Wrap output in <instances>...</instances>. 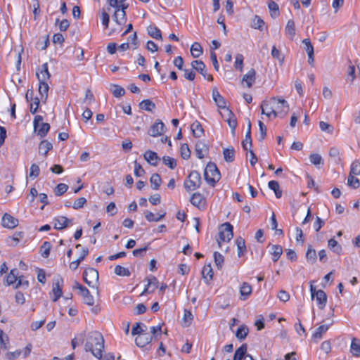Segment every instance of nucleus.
<instances>
[{
	"instance_id": "obj_1",
	"label": "nucleus",
	"mask_w": 360,
	"mask_h": 360,
	"mask_svg": "<svg viewBox=\"0 0 360 360\" xmlns=\"http://www.w3.org/2000/svg\"><path fill=\"white\" fill-rule=\"evenodd\" d=\"M85 348L86 351H90L96 358L101 359L104 349V339L102 334L98 331L89 333Z\"/></svg>"
},
{
	"instance_id": "obj_2",
	"label": "nucleus",
	"mask_w": 360,
	"mask_h": 360,
	"mask_svg": "<svg viewBox=\"0 0 360 360\" xmlns=\"http://www.w3.org/2000/svg\"><path fill=\"white\" fill-rule=\"evenodd\" d=\"M36 75L39 80V93L41 96V99L44 98V100H46L51 77L47 63H44L41 68L37 70Z\"/></svg>"
},
{
	"instance_id": "obj_3",
	"label": "nucleus",
	"mask_w": 360,
	"mask_h": 360,
	"mask_svg": "<svg viewBox=\"0 0 360 360\" xmlns=\"http://www.w3.org/2000/svg\"><path fill=\"white\" fill-rule=\"evenodd\" d=\"M204 178L206 182L214 187L221 178V174L216 165L209 162L204 170Z\"/></svg>"
},
{
	"instance_id": "obj_4",
	"label": "nucleus",
	"mask_w": 360,
	"mask_h": 360,
	"mask_svg": "<svg viewBox=\"0 0 360 360\" xmlns=\"http://www.w3.org/2000/svg\"><path fill=\"white\" fill-rule=\"evenodd\" d=\"M201 176L198 172L194 170L191 172L184 183L185 189L187 191L196 190L200 186Z\"/></svg>"
},
{
	"instance_id": "obj_5",
	"label": "nucleus",
	"mask_w": 360,
	"mask_h": 360,
	"mask_svg": "<svg viewBox=\"0 0 360 360\" xmlns=\"http://www.w3.org/2000/svg\"><path fill=\"white\" fill-rule=\"evenodd\" d=\"M233 236V226L229 222L223 224L219 231V239H217L219 247L221 248V242H229Z\"/></svg>"
},
{
	"instance_id": "obj_6",
	"label": "nucleus",
	"mask_w": 360,
	"mask_h": 360,
	"mask_svg": "<svg viewBox=\"0 0 360 360\" xmlns=\"http://www.w3.org/2000/svg\"><path fill=\"white\" fill-rule=\"evenodd\" d=\"M310 292L311 298H316L319 307L321 309H323L327 303V295L326 292L322 290H317L312 284L310 285Z\"/></svg>"
},
{
	"instance_id": "obj_7",
	"label": "nucleus",
	"mask_w": 360,
	"mask_h": 360,
	"mask_svg": "<svg viewBox=\"0 0 360 360\" xmlns=\"http://www.w3.org/2000/svg\"><path fill=\"white\" fill-rule=\"evenodd\" d=\"M83 279L89 287H94L98 281V271L94 268H87L84 271Z\"/></svg>"
},
{
	"instance_id": "obj_8",
	"label": "nucleus",
	"mask_w": 360,
	"mask_h": 360,
	"mask_svg": "<svg viewBox=\"0 0 360 360\" xmlns=\"http://www.w3.org/2000/svg\"><path fill=\"white\" fill-rule=\"evenodd\" d=\"M276 103V98H272L269 101H263L261 104L262 113L266 115L269 118L277 117V111L275 109Z\"/></svg>"
},
{
	"instance_id": "obj_9",
	"label": "nucleus",
	"mask_w": 360,
	"mask_h": 360,
	"mask_svg": "<svg viewBox=\"0 0 360 360\" xmlns=\"http://www.w3.org/2000/svg\"><path fill=\"white\" fill-rule=\"evenodd\" d=\"M191 67L200 73L202 77L207 79L208 81H212L213 77L212 75L207 74L206 70V66L204 63L201 60H193L191 62Z\"/></svg>"
},
{
	"instance_id": "obj_10",
	"label": "nucleus",
	"mask_w": 360,
	"mask_h": 360,
	"mask_svg": "<svg viewBox=\"0 0 360 360\" xmlns=\"http://www.w3.org/2000/svg\"><path fill=\"white\" fill-rule=\"evenodd\" d=\"M247 349L246 344L242 345L236 350L233 360H255L252 355L247 354Z\"/></svg>"
},
{
	"instance_id": "obj_11",
	"label": "nucleus",
	"mask_w": 360,
	"mask_h": 360,
	"mask_svg": "<svg viewBox=\"0 0 360 360\" xmlns=\"http://www.w3.org/2000/svg\"><path fill=\"white\" fill-rule=\"evenodd\" d=\"M148 283L142 292L141 295H143L146 294L153 293L157 288H159V282L157 278L154 276H150L147 278Z\"/></svg>"
},
{
	"instance_id": "obj_12",
	"label": "nucleus",
	"mask_w": 360,
	"mask_h": 360,
	"mask_svg": "<svg viewBox=\"0 0 360 360\" xmlns=\"http://www.w3.org/2000/svg\"><path fill=\"white\" fill-rule=\"evenodd\" d=\"M152 335L148 332L145 331L141 334H139V335L135 339V343L138 347H143L148 345L152 341Z\"/></svg>"
},
{
	"instance_id": "obj_13",
	"label": "nucleus",
	"mask_w": 360,
	"mask_h": 360,
	"mask_svg": "<svg viewBox=\"0 0 360 360\" xmlns=\"http://www.w3.org/2000/svg\"><path fill=\"white\" fill-rule=\"evenodd\" d=\"M276 103L275 104V109L276 110L277 116H284L288 111L289 106L287 101L284 99L276 98Z\"/></svg>"
},
{
	"instance_id": "obj_14",
	"label": "nucleus",
	"mask_w": 360,
	"mask_h": 360,
	"mask_svg": "<svg viewBox=\"0 0 360 360\" xmlns=\"http://www.w3.org/2000/svg\"><path fill=\"white\" fill-rule=\"evenodd\" d=\"M191 204L199 209L203 210L206 207V200L200 193H195L192 195L191 200Z\"/></svg>"
},
{
	"instance_id": "obj_15",
	"label": "nucleus",
	"mask_w": 360,
	"mask_h": 360,
	"mask_svg": "<svg viewBox=\"0 0 360 360\" xmlns=\"http://www.w3.org/2000/svg\"><path fill=\"white\" fill-rule=\"evenodd\" d=\"M1 224L7 229H14L18 225V220L8 213H5L1 219Z\"/></svg>"
},
{
	"instance_id": "obj_16",
	"label": "nucleus",
	"mask_w": 360,
	"mask_h": 360,
	"mask_svg": "<svg viewBox=\"0 0 360 360\" xmlns=\"http://www.w3.org/2000/svg\"><path fill=\"white\" fill-rule=\"evenodd\" d=\"M63 280L62 278H58L53 283L52 286V293L53 294V301L56 302L62 296V287Z\"/></svg>"
},
{
	"instance_id": "obj_17",
	"label": "nucleus",
	"mask_w": 360,
	"mask_h": 360,
	"mask_svg": "<svg viewBox=\"0 0 360 360\" xmlns=\"http://www.w3.org/2000/svg\"><path fill=\"white\" fill-rule=\"evenodd\" d=\"M164 129V123L160 120H158L149 129L148 134L151 136H160L162 134Z\"/></svg>"
},
{
	"instance_id": "obj_18",
	"label": "nucleus",
	"mask_w": 360,
	"mask_h": 360,
	"mask_svg": "<svg viewBox=\"0 0 360 360\" xmlns=\"http://www.w3.org/2000/svg\"><path fill=\"white\" fill-rule=\"evenodd\" d=\"M212 98L218 108L223 109L224 111H226V109H228L226 106L225 99L216 87L212 89Z\"/></svg>"
},
{
	"instance_id": "obj_19",
	"label": "nucleus",
	"mask_w": 360,
	"mask_h": 360,
	"mask_svg": "<svg viewBox=\"0 0 360 360\" xmlns=\"http://www.w3.org/2000/svg\"><path fill=\"white\" fill-rule=\"evenodd\" d=\"M222 116L226 117L225 121L227 122L229 126L232 129V133L234 134L237 127V121L233 112L229 109H226L224 115H222Z\"/></svg>"
},
{
	"instance_id": "obj_20",
	"label": "nucleus",
	"mask_w": 360,
	"mask_h": 360,
	"mask_svg": "<svg viewBox=\"0 0 360 360\" xmlns=\"http://www.w3.org/2000/svg\"><path fill=\"white\" fill-rule=\"evenodd\" d=\"M112 18L113 20L120 25L124 24L127 21V15L125 11L115 8V11L112 15Z\"/></svg>"
},
{
	"instance_id": "obj_21",
	"label": "nucleus",
	"mask_w": 360,
	"mask_h": 360,
	"mask_svg": "<svg viewBox=\"0 0 360 360\" xmlns=\"http://www.w3.org/2000/svg\"><path fill=\"white\" fill-rule=\"evenodd\" d=\"M80 294L82 296L84 302L89 306L94 304V297L90 294L89 290L86 287H79Z\"/></svg>"
},
{
	"instance_id": "obj_22",
	"label": "nucleus",
	"mask_w": 360,
	"mask_h": 360,
	"mask_svg": "<svg viewBox=\"0 0 360 360\" xmlns=\"http://www.w3.org/2000/svg\"><path fill=\"white\" fill-rule=\"evenodd\" d=\"M145 160L151 165L156 166L160 158L158 154L152 150H147L143 155Z\"/></svg>"
},
{
	"instance_id": "obj_23",
	"label": "nucleus",
	"mask_w": 360,
	"mask_h": 360,
	"mask_svg": "<svg viewBox=\"0 0 360 360\" xmlns=\"http://www.w3.org/2000/svg\"><path fill=\"white\" fill-rule=\"evenodd\" d=\"M54 228L58 230H61L68 226L71 221L70 219L65 217L60 216L54 219Z\"/></svg>"
},
{
	"instance_id": "obj_24",
	"label": "nucleus",
	"mask_w": 360,
	"mask_h": 360,
	"mask_svg": "<svg viewBox=\"0 0 360 360\" xmlns=\"http://www.w3.org/2000/svg\"><path fill=\"white\" fill-rule=\"evenodd\" d=\"M256 79V72L254 69L250 70L247 74H245L243 79L242 83L245 82L247 86L250 88L252 86V84L255 82Z\"/></svg>"
},
{
	"instance_id": "obj_25",
	"label": "nucleus",
	"mask_w": 360,
	"mask_h": 360,
	"mask_svg": "<svg viewBox=\"0 0 360 360\" xmlns=\"http://www.w3.org/2000/svg\"><path fill=\"white\" fill-rule=\"evenodd\" d=\"M251 285L246 282H243L240 288V300H245L252 293Z\"/></svg>"
},
{
	"instance_id": "obj_26",
	"label": "nucleus",
	"mask_w": 360,
	"mask_h": 360,
	"mask_svg": "<svg viewBox=\"0 0 360 360\" xmlns=\"http://www.w3.org/2000/svg\"><path fill=\"white\" fill-rule=\"evenodd\" d=\"M285 35L291 40L293 39L295 35V22L292 20H289L287 22L285 28Z\"/></svg>"
},
{
	"instance_id": "obj_27",
	"label": "nucleus",
	"mask_w": 360,
	"mask_h": 360,
	"mask_svg": "<svg viewBox=\"0 0 360 360\" xmlns=\"http://www.w3.org/2000/svg\"><path fill=\"white\" fill-rule=\"evenodd\" d=\"M271 254L272 255V259L274 262H277L283 253V248L278 245H272L270 246Z\"/></svg>"
},
{
	"instance_id": "obj_28",
	"label": "nucleus",
	"mask_w": 360,
	"mask_h": 360,
	"mask_svg": "<svg viewBox=\"0 0 360 360\" xmlns=\"http://www.w3.org/2000/svg\"><path fill=\"white\" fill-rule=\"evenodd\" d=\"M350 352L354 356H360V340L356 338H352L350 345Z\"/></svg>"
},
{
	"instance_id": "obj_29",
	"label": "nucleus",
	"mask_w": 360,
	"mask_h": 360,
	"mask_svg": "<svg viewBox=\"0 0 360 360\" xmlns=\"http://www.w3.org/2000/svg\"><path fill=\"white\" fill-rule=\"evenodd\" d=\"M207 151L206 144L199 141L195 143V154L199 159H202L205 156V152Z\"/></svg>"
},
{
	"instance_id": "obj_30",
	"label": "nucleus",
	"mask_w": 360,
	"mask_h": 360,
	"mask_svg": "<svg viewBox=\"0 0 360 360\" xmlns=\"http://www.w3.org/2000/svg\"><path fill=\"white\" fill-rule=\"evenodd\" d=\"M242 146L245 150H248L252 146L250 121H249V130H247L245 139L242 141Z\"/></svg>"
},
{
	"instance_id": "obj_31",
	"label": "nucleus",
	"mask_w": 360,
	"mask_h": 360,
	"mask_svg": "<svg viewBox=\"0 0 360 360\" xmlns=\"http://www.w3.org/2000/svg\"><path fill=\"white\" fill-rule=\"evenodd\" d=\"M165 214H166V212H162V213L158 214V217H156L152 212H150L148 210L144 212L145 218L146 219V220L148 221H150V222L158 221L161 220L162 219H163L165 217Z\"/></svg>"
},
{
	"instance_id": "obj_32",
	"label": "nucleus",
	"mask_w": 360,
	"mask_h": 360,
	"mask_svg": "<svg viewBox=\"0 0 360 360\" xmlns=\"http://www.w3.org/2000/svg\"><path fill=\"white\" fill-rule=\"evenodd\" d=\"M52 148L53 146L50 142L46 140L41 141L39 146V153L46 156Z\"/></svg>"
},
{
	"instance_id": "obj_33",
	"label": "nucleus",
	"mask_w": 360,
	"mask_h": 360,
	"mask_svg": "<svg viewBox=\"0 0 360 360\" xmlns=\"http://www.w3.org/2000/svg\"><path fill=\"white\" fill-rule=\"evenodd\" d=\"M148 34L155 39H162V33L160 30L155 26L150 25L147 27Z\"/></svg>"
},
{
	"instance_id": "obj_34",
	"label": "nucleus",
	"mask_w": 360,
	"mask_h": 360,
	"mask_svg": "<svg viewBox=\"0 0 360 360\" xmlns=\"http://www.w3.org/2000/svg\"><path fill=\"white\" fill-rule=\"evenodd\" d=\"M147 330V326L141 323L136 322L135 323L131 329V335H139V334H141Z\"/></svg>"
},
{
	"instance_id": "obj_35",
	"label": "nucleus",
	"mask_w": 360,
	"mask_h": 360,
	"mask_svg": "<svg viewBox=\"0 0 360 360\" xmlns=\"http://www.w3.org/2000/svg\"><path fill=\"white\" fill-rule=\"evenodd\" d=\"M193 134L195 137H200L204 132L200 123L198 121H195L191 126Z\"/></svg>"
},
{
	"instance_id": "obj_36",
	"label": "nucleus",
	"mask_w": 360,
	"mask_h": 360,
	"mask_svg": "<svg viewBox=\"0 0 360 360\" xmlns=\"http://www.w3.org/2000/svg\"><path fill=\"white\" fill-rule=\"evenodd\" d=\"M202 278L206 280V282H209L213 278L212 268L210 264L205 265L202 270Z\"/></svg>"
},
{
	"instance_id": "obj_37",
	"label": "nucleus",
	"mask_w": 360,
	"mask_h": 360,
	"mask_svg": "<svg viewBox=\"0 0 360 360\" xmlns=\"http://www.w3.org/2000/svg\"><path fill=\"white\" fill-rule=\"evenodd\" d=\"M50 129V124L48 123H41L39 127H37L34 131L37 133L38 136L40 137H44L49 130Z\"/></svg>"
},
{
	"instance_id": "obj_38",
	"label": "nucleus",
	"mask_w": 360,
	"mask_h": 360,
	"mask_svg": "<svg viewBox=\"0 0 360 360\" xmlns=\"http://www.w3.org/2000/svg\"><path fill=\"white\" fill-rule=\"evenodd\" d=\"M191 53L193 58H198L202 54V48L198 42H194L191 45Z\"/></svg>"
},
{
	"instance_id": "obj_39",
	"label": "nucleus",
	"mask_w": 360,
	"mask_h": 360,
	"mask_svg": "<svg viewBox=\"0 0 360 360\" xmlns=\"http://www.w3.org/2000/svg\"><path fill=\"white\" fill-rule=\"evenodd\" d=\"M150 182L151 184V188L153 190H158L162 183L160 176L156 173L152 174L150 179Z\"/></svg>"
},
{
	"instance_id": "obj_40",
	"label": "nucleus",
	"mask_w": 360,
	"mask_h": 360,
	"mask_svg": "<svg viewBox=\"0 0 360 360\" xmlns=\"http://www.w3.org/2000/svg\"><path fill=\"white\" fill-rule=\"evenodd\" d=\"M139 108L142 110L151 112L155 108V104L150 100L146 99L139 103Z\"/></svg>"
},
{
	"instance_id": "obj_41",
	"label": "nucleus",
	"mask_w": 360,
	"mask_h": 360,
	"mask_svg": "<svg viewBox=\"0 0 360 360\" xmlns=\"http://www.w3.org/2000/svg\"><path fill=\"white\" fill-rule=\"evenodd\" d=\"M18 271L17 269H12L10 273L6 276V281L7 285H13L18 280Z\"/></svg>"
},
{
	"instance_id": "obj_42",
	"label": "nucleus",
	"mask_w": 360,
	"mask_h": 360,
	"mask_svg": "<svg viewBox=\"0 0 360 360\" xmlns=\"http://www.w3.org/2000/svg\"><path fill=\"white\" fill-rule=\"evenodd\" d=\"M355 175H352V174H349L347 177V186L353 189L358 188L360 186V181L358 178L354 176Z\"/></svg>"
},
{
	"instance_id": "obj_43",
	"label": "nucleus",
	"mask_w": 360,
	"mask_h": 360,
	"mask_svg": "<svg viewBox=\"0 0 360 360\" xmlns=\"http://www.w3.org/2000/svg\"><path fill=\"white\" fill-rule=\"evenodd\" d=\"M223 155L226 162H232L234 160L235 150L233 147L225 148L224 149Z\"/></svg>"
},
{
	"instance_id": "obj_44",
	"label": "nucleus",
	"mask_w": 360,
	"mask_h": 360,
	"mask_svg": "<svg viewBox=\"0 0 360 360\" xmlns=\"http://www.w3.org/2000/svg\"><path fill=\"white\" fill-rule=\"evenodd\" d=\"M237 248H238V256L240 257L243 255L244 252L246 251V247L245 244V240L241 237H238L236 240Z\"/></svg>"
},
{
	"instance_id": "obj_45",
	"label": "nucleus",
	"mask_w": 360,
	"mask_h": 360,
	"mask_svg": "<svg viewBox=\"0 0 360 360\" xmlns=\"http://www.w3.org/2000/svg\"><path fill=\"white\" fill-rule=\"evenodd\" d=\"M328 248L334 252L340 255L342 252V247L338 243L337 240L334 238H331L328 242Z\"/></svg>"
},
{
	"instance_id": "obj_46",
	"label": "nucleus",
	"mask_w": 360,
	"mask_h": 360,
	"mask_svg": "<svg viewBox=\"0 0 360 360\" xmlns=\"http://www.w3.org/2000/svg\"><path fill=\"white\" fill-rule=\"evenodd\" d=\"M329 328V326L328 325H321L319 328H316L314 334L312 335V338L314 339H321L322 338L323 334H324Z\"/></svg>"
},
{
	"instance_id": "obj_47",
	"label": "nucleus",
	"mask_w": 360,
	"mask_h": 360,
	"mask_svg": "<svg viewBox=\"0 0 360 360\" xmlns=\"http://www.w3.org/2000/svg\"><path fill=\"white\" fill-rule=\"evenodd\" d=\"M264 25V20L259 15H255L252 21L251 27L254 29L262 30Z\"/></svg>"
},
{
	"instance_id": "obj_48",
	"label": "nucleus",
	"mask_w": 360,
	"mask_h": 360,
	"mask_svg": "<svg viewBox=\"0 0 360 360\" xmlns=\"http://www.w3.org/2000/svg\"><path fill=\"white\" fill-rule=\"evenodd\" d=\"M270 14L272 18H276L279 15L278 6L274 1H270L268 4Z\"/></svg>"
},
{
	"instance_id": "obj_49",
	"label": "nucleus",
	"mask_w": 360,
	"mask_h": 360,
	"mask_svg": "<svg viewBox=\"0 0 360 360\" xmlns=\"http://www.w3.org/2000/svg\"><path fill=\"white\" fill-rule=\"evenodd\" d=\"M248 333V328L245 326H240L236 333V336L239 340H244Z\"/></svg>"
},
{
	"instance_id": "obj_50",
	"label": "nucleus",
	"mask_w": 360,
	"mask_h": 360,
	"mask_svg": "<svg viewBox=\"0 0 360 360\" xmlns=\"http://www.w3.org/2000/svg\"><path fill=\"white\" fill-rule=\"evenodd\" d=\"M115 274L120 276H129L131 274L127 268L123 267L120 265H117L115 267Z\"/></svg>"
},
{
	"instance_id": "obj_51",
	"label": "nucleus",
	"mask_w": 360,
	"mask_h": 360,
	"mask_svg": "<svg viewBox=\"0 0 360 360\" xmlns=\"http://www.w3.org/2000/svg\"><path fill=\"white\" fill-rule=\"evenodd\" d=\"M112 93L115 97L120 98L124 95L125 90L124 88H122V86H120L119 85L113 84Z\"/></svg>"
},
{
	"instance_id": "obj_52",
	"label": "nucleus",
	"mask_w": 360,
	"mask_h": 360,
	"mask_svg": "<svg viewBox=\"0 0 360 360\" xmlns=\"http://www.w3.org/2000/svg\"><path fill=\"white\" fill-rule=\"evenodd\" d=\"M306 258L308 262L311 264H314L316 261V250L311 248L310 247L307 249L306 253Z\"/></svg>"
},
{
	"instance_id": "obj_53",
	"label": "nucleus",
	"mask_w": 360,
	"mask_h": 360,
	"mask_svg": "<svg viewBox=\"0 0 360 360\" xmlns=\"http://www.w3.org/2000/svg\"><path fill=\"white\" fill-rule=\"evenodd\" d=\"M181 156L184 160H188L191 156V150L188 144L183 143L180 148Z\"/></svg>"
},
{
	"instance_id": "obj_54",
	"label": "nucleus",
	"mask_w": 360,
	"mask_h": 360,
	"mask_svg": "<svg viewBox=\"0 0 360 360\" xmlns=\"http://www.w3.org/2000/svg\"><path fill=\"white\" fill-rule=\"evenodd\" d=\"M162 162H163L164 165L169 167L171 169H174L176 166V160L169 156H164L162 158Z\"/></svg>"
},
{
	"instance_id": "obj_55",
	"label": "nucleus",
	"mask_w": 360,
	"mask_h": 360,
	"mask_svg": "<svg viewBox=\"0 0 360 360\" xmlns=\"http://www.w3.org/2000/svg\"><path fill=\"white\" fill-rule=\"evenodd\" d=\"M309 159H310L311 163L316 166H319L320 165L323 164V159L319 154H317V153L311 154L309 156Z\"/></svg>"
},
{
	"instance_id": "obj_56",
	"label": "nucleus",
	"mask_w": 360,
	"mask_h": 360,
	"mask_svg": "<svg viewBox=\"0 0 360 360\" xmlns=\"http://www.w3.org/2000/svg\"><path fill=\"white\" fill-rule=\"evenodd\" d=\"M214 263L219 269H221L224 258V256L218 252H214Z\"/></svg>"
},
{
	"instance_id": "obj_57",
	"label": "nucleus",
	"mask_w": 360,
	"mask_h": 360,
	"mask_svg": "<svg viewBox=\"0 0 360 360\" xmlns=\"http://www.w3.org/2000/svg\"><path fill=\"white\" fill-rule=\"evenodd\" d=\"M39 167L36 164H32L30 168L29 177L34 179L39 176Z\"/></svg>"
},
{
	"instance_id": "obj_58",
	"label": "nucleus",
	"mask_w": 360,
	"mask_h": 360,
	"mask_svg": "<svg viewBox=\"0 0 360 360\" xmlns=\"http://www.w3.org/2000/svg\"><path fill=\"white\" fill-rule=\"evenodd\" d=\"M193 319V316L192 313L188 310H184V314L183 318L184 326L187 327L190 326Z\"/></svg>"
},
{
	"instance_id": "obj_59",
	"label": "nucleus",
	"mask_w": 360,
	"mask_h": 360,
	"mask_svg": "<svg viewBox=\"0 0 360 360\" xmlns=\"http://www.w3.org/2000/svg\"><path fill=\"white\" fill-rule=\"evenodd\" d=\"M29 286V281L27 280H25L23 276H18V280L15 283L14 288L18 289L20 287H23L24 288H27Z\"/></svg>"
},
{
	"instance_id": "obj_60",
	"label": "nucleus",
	"mask_w": 360,
	"mask_h": 360,
	"mask_svg": "<svg viewBox=\"0 0 360 360\" xmlns=\"http://www.w3.org/2000/svg\"><path fill=\"white\" fill-rule=\"evenodd\" d=\"M68 188V185L60 183L56 186L54 190L55 195L57 196H60L67 191Z\"/></svg>"
},
{
	"instance_id": "obj_61",
	"label": "nucleus",
	"mask_w": 360,
	"mask_h": 360,
	"mask_svg": "<svg viewBox=\"0 0 360 360\" xmlns=\"http://www.w3.org/2000/svg\"><path fill=\"white\" fill-rule=\"evenodd\" d=\"M51 248V243L48 241L44 242L43 245H41V255L42 257L46 258L50 254V250Z\"/></svg>"
},
{
	"instance_id": "obj_62",
	"label": "nucleus",
	"mask_w": 360,
	"mask_h": 360,
	"mask_svg": "<svg viewBox=\"0 0 360 360\" xmlns=\"http://www.w3.org/2000/svg\"><path fill=\"white\" fill-rule=\"evenodd\" d=\"M258 124L259 127V137L258 140L262 141L266 136V127L262 121H259Z\"/></svg>"
},
{
	"instance_id": "obj_63",
	"label": "nucleus",
	"mask_w": 360,
	"mask_h": 360,
	"mask_svg": "<svg viewBox=\"0 0 360 360\" xmlns=\"http://www.w3.org/2000/svg\"><path fill=\"white\" fill-rule=\"evenodd\" d=\"M86 203V199L84 197L76 199L73 203L72 207L75 210H78L84 207Z\"/></svg>"
},
{
	"instance_id": "obj_64",
	"label": "nucleus",
	"mask_w": 360,
	"mask_h": 360,
	"mask_svg": "<svg viewBox=\"0 0 360 360\" xmlns=\"http://www.w3.org/2000/svg\"><path fill=\"white\" fill-rule=\"evenodd\" d=\"M352 175H360V162L354 161L352 162L350 168V173Z\"/></svg>"
}]
</instances>
